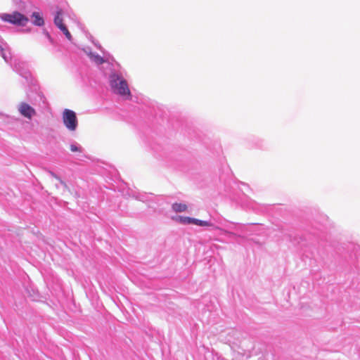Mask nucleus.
Wrapping results in <instances>:
<instances>
[{
	"mask_svg": "<svg viewBox=\"0 0 360 360\" xmlns=\"http://www.w3.org/2000/svg\"><path fill=\"white\" fill-rule=\"evenodd\" d=\"M109 82L112 91L122 96L131 97L130 90L127 81L118 73L112 72L109 77Z\"/></svg>",
	"mask_w": 360,
	"mask_h": 360,
	"instance_id": "nucleus-1",
	"label": "nucleus"
},
{
	"mask_svg": "<svg viewBox=\"0 0 360 360\" xmlns=\"http://www.w3.org/2000/svg\"><path fill=\"white\" fill-rule=\"evenodd\" d=\"M0 19L4 22L21 27L25 26L29 22V18L18 11H13L11 13H1L0 14Z\"/></svg>",
	"mask_w": 360,
	"mask_h": 360,
	"instance_id": "nucleus-2",
	"label": "nucleus"
},
{
	"mask_svg": "<svg viewBox=\"0 0 360 360\" xmlns=\"http://www.w3.org/2000/svg\"><path fill=\"white\" fill-rule=\"evenodd\" d=\"M63 122L70 131H74L78 126V120L76 113L69 109H65L62 114Z\"/></svg>",
	"mask_w": 360,
	"mask_h": 360,
	"instance_id": "nucleus-3",
	"label": "nucleus"
},
{
	"mask_svg": "<svg viewBox=\"0 0 360 360\" xmlns=\"http://www.w3.org/2000/svg\"><path fill=\"white\" fill-rule=\"evenodd\" d=\"M11 66L13 70L23 77L27 82H31L32 75L27 63L19 59H15L13 63L11 64Z\"/></svg>",
	"mask_w": 360,
	"mask_h": 360,
	"instance_id": "nucleus-4",
	"label": "nucleus"
},
{
	"mask_svg": "<svg viewBox=\"0 0 360 360\" xmlns=\"http://www.w3.org/2000/svg\"><path fill=\"white\" fill-rule=\"evenodd\" d=\"M17 110L21 116L28 120H32L37 115L34 107L25 101L20 102L17 105Z\"/></svg>",
	"mask_w": 360,
	"mask_h": 360,
	"instance_id": "nucleus-5",
	"label": "nucleus"
},
{
	"mask_svg": "<svg viewBox=\"0 0 360 360\" xmlns=\"http://www.w3.org/2000/svg\"><path fill=\"white\" fill-rule=\"evenodd\" d=\"M27 97L32 106L44 108L46 105V98L40 91H37L34 94L27 92Z\"/></svg>",
	"mask_w": 360,
	"mask_h": 360,
	"instance_id": "nucleus-6",
	"label": "nucleus"
},
{
	"mask_svg": "<svg viewBox=\"0 0 360 360\" xmlns=\"http://www.w3.org/2000/svg\"><path fill=\"white\" fill-rule=\"evenodd\" d=\"M0 52L2 58L6 63H9V60L11 59V52L8 49L7 44L2 40H0Z\"/></svg>",
	"mask_w": 360,
	"mask_h": 360,
	"instance_id": "nucleus-7",
	"label": "nucleus"
},
{
	"mask_svg": "<svg viewBox=\"0 0 360 360\" xmlns=\"http://www.w3.org/2000/svg\"><path fill=\"white\" fill-rule=\"evenodd\" d=\"M32 24L36 26H42L44 24V18L40 15V14L37 12H34L32 14Z\"/></svg>",
	"mask_w": 360,
	"mask_h": 360,
	"instance_id": "nucleus-8",
	"label": "nucleus"
},
{
	"mask_svg": "<svg viewBox=\"0 0 360 360\" xmlns=\"http://www.w3.org/2000/svg\"><path fill=\"white\" fill-rule=\"evenodd\" d=\"M172 209L174 212L178 213V212H184L187 211L188 206L185 203L181 202H175L173 203L172 205Z\"/></svg>",
	"mask_w": 360,
	"mask_h": 360,
	"instance_id": "nucleus-9",
	"label": "nucleus"
},
{
	"mask_svg": "<svg viewBox=\"0 0 360 360\" xmlns=\"http://www.w3.org/2000/svg\"><path fill=\"white\" fill-rule=\"evenodd\" d=\"M88 56L90 57L91 60L97 65H101L105 62V60L97 53L89 52V53H88Z\"/></svg>",
	"mask_w": 360,
	"mask_h": 360,
	"instance_id": "nucleus-10",
	"label": "nucleus"
},
{
	"mask_svg": "<svg viewBox=\"0 0 360 360\" xmlns=\"http://www.w3.org/2000/svg\"><path fill=\"white\" fill-rule=\"evenodd\" d=\"M195 219L189 217H183V216H179L176 219L177 221L181 223V224H195Z\"/></svg>",
	"mask_w": 360,
	"mask_h": 360,
	"instance_id": "nucleus-11",
	"label": "nucleus"
},
{
	"mask_svg": "<svg viewBox=\"0 0 360 360\" xmlns=\"http://www.w3.org/2000/svg\"><path fill=\"white\" fill-rule=\"evenodd\" d=\"M61 15H62V11L61 10H59L56 12V14L54 17V24L58 27H59V26H60V25H64L63 22V19L61 18Z\"/></svg>",
	"mask_w": 360,
	"mask_h": 360,
	"instance_id": "nucleus-12",
	"label": "nucleus"
},
{
	"mask_svg": "<svg viewBox=\"0 0 360 360\" xmlns=\"http://www.w3.org/2000/svg\"><path fill=\"white\" fill-rule=\"evenodd\" d=\"M195 225L200 226H213V224L210 221H204L198 219H195Z\"/></svg>",
	"mask_w": 360,
	"mask_h": 360,
	"instance_id": "nucleus-13",
	"label": "nucleus"
},
{
	"mask_svg": "<svg viewBox=\"0 0 360 360\" xmlns=\"http://www.w3.org/2000/svg\"><path fill=\"white\" fill-rule=\"evenodd\" d=\"M70 150L74 153H75V152L82 153L83 148L77 143L73 142L72 143L70 144Z\"/></svg>",
	"mask_w": 360,
	"mask_h": 360,
	"instance_id": "nucleus-14",
	"label": "nucleus"
},
{
	"mask_svg": "<svg viewBox=\"0 0 360 360\" xmlns=\"http://www.w3.org/2000/svg\"><path fill=\"white\" fill-rule=\"evenodd\" d=\"M58 28L63 32L69 41L72 40V35L65 25H60Z\"/></svg>",
	"mask_w": 360,
	"mask_h": 360,
	"instance_id": "nucleus-15",
	"label": "nucleus"
},
{
	"mask_svg": "<svg viewBox=\"0 0 360 360\" xmlns=\"http://www.w3.org/2000/svg\"><path fill=\"white\" fill-rule=\"evenodd\" d=\"M43 34H44L45 37L46 38L48 41L51 45H55L56 44V41L52 38V37L50 35V34L49 33V32L47 30H43Z\"/></svg>",
	"mask_w": 360,
	"mask_h": 360,
	"instance_id": "nucleus-16",
	"label": "nucleus"
},
{
	"mask_svg": "<svg viewBox=\"0 0 360 360\" xmlns=\"http://www.w3.org/2000/svg\"><path fill=\"white\" fill-rule=\"evenodd\" d=\"M49 174H50L51 176L56 179L57 180H58L59 183L63 185V186L66 187V184L58 176L56 175L54 172H51V171H49Z\"/></svg>",
	"mask_w": 360,
	"mask_h": 360,
	"instance_id": "nucleus-17",
	"label": "nucleus"
},
{
	"mask_svg": "<svg viewBox=\"0 0 360 360\" xmlns=\"http://www.w3.org/2000/svg\"><path fill=\"white\" fill-rule=\"evenodd\" d=\"M215 229L221 230L223 233H224V234H226V235H227L229 236H232V237L238 236L237 234H236V233H234L233 232H231V231H229L227 230H224V229H220L219 227L216 226Z\"/></svg>",
	"mask_w": 360,
	"mask_h": 360,
	"instance_id": "nucleus-18",
	"label": "nucleus"
}]
</instances>
